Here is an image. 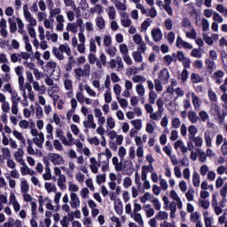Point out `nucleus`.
<instances>
[{
	"mask_svg": "<svg viewBox=\"0 0 227 227\" xmlns=\"http://www.w3.org/2000/svg\"><path fill=\"white\" fill-rule=\"evenodd\" d=\"M49 160L54 166H59L60 164H65V159L63 156L58 153H48Z\"/></svg>",
	"mask_w": 227,
	"mask_h": 227,
	"instance_id": "obj_1",
	"label": "nucleus"
},
{
	"mask_svg": "<svg viewBox=\"0 0 227 227\" xmlns=\"http://www.w3.org/2000/svg\"><path fill=\"white\" fill-rule=\"evenodd\" d=\"M123 168V175H128V176H130V175L134 173V163H132V161L126 160Z\"/></svg>",
	"mask_w": 227,
	"mask_h": 227,
	"instance_id": "obj_2",
	"label": "nucleus"
},
{
	"mask_svg": "<svg viewBox=\"0 0 227 227\" xmlns=\"http://www.w3.org/2000/svg\"><path fill=\"white\" fill-rule=\"evenodd\" d=\"M205 65L207 73L212 75V74H214V70H215V62H214V60H211L210 59H207L205 60Z\"/></svg>",
	"mask_w": 227,
	"mask_h": 227,
	"instance_id": "obj_3",
	"label": "nucleus"
},
{
	"mask_svg": "<svg viewBox=\"0 0 227 227\" xmlns=\"http://www.w3.org/2000/svg\"><path fill=\"white\" fill-rule=\"evenodd\" d=\"M83 125L86 129H97V124L94 121L93 114L88 115V121H84Z\"/></svg>",
	"mask_w": 227,
	"mask_h": 227,
	"instance_id": "obj_4",
	"label": "nucleus"
},
{
	"mask_svg": "<svg viewBox=\"0 0 227 227\" xmlns=\"http://www.w3.org/2000/svg\"><path fill=\"white\" fill-rule=\"evenodd\" d=\"M151 35L154 42H160L162 40V31H160V28L153 29Z\"/></svg>",
	"mask_w": 227,
	"mask_h": 227,
	"instance_id": "obj_5",
	"label": "nucleus"
},
{
	"mask_svg": "<svg viewBox=\"0 0 227 227\" xmlns=\"http://www.w3.org/2000/svg\"><path fill=\"white\" fill-rule=\"evenodd\" d=\"M71 207L72 208H77V207H79V205L81 204V200H79V197H77V193L72 192L71 195Z\"/></svg>",
	"mask_w": 227,
	"mask_h": 227,
	"instance_id": "obj_6",
	"label": "nucleus"
},
{
	"mask_svg": "<svg viewBox=\"0 0 227 227\" xmlns=\"http://www.w3.org/2000/svg\"><path fill=\"white\" fill-rule=\"evenodd\" d=\"M114 210L119 215H121L123 214V203L121 202V200L117 199L114 201Z\"/></svg>",
	"mask_w": 227,
	"mask_h": 227,
	"instance_id": "obj_7",
	"label": "nucleus"
},
{
	"mask_svg": "<svg viewBox=\"0 0 227 227\" xmlns=\"http://www.w3.org/2000/svg\"><path fill=\"white\" fill-rule=\"evenodd\" d=\"M212 134V131L210 130H206L204 133V140L206 141V146L207 148L212 147V137H210Z\"/></svg>",
	"mask_w": 227,
	"mask_h": 227,
	"instance_id": "obj_8",
	"label": "nucleus"
},
{
	"mask_svg": "<svg viewBox=\"0 0 227 227\" xmlns=\"http://www.w3.org/2000/svg\"><path fill=\"white\" fill-rule=\"evenodd\" d=\"M192 105L194 106L195 111H200V106L201 104L200 98L196 96V94L192 93Z\"/></svg>",
	"mask_w": 227,
	"mask_h": 227,
	"instance_id": "obj_9",
	"label": "nucleus"
},
{
	"mask_svg": "<svg viewBox=\"0 0 227 227\" xmlns=\"http://www.w3.org/2000/svg\"><path fill=\"white\" fill-rule=\"evenodd\" d=\"M98 160L100 162V160L102 159V155H106V160L104 162H107L109 163V159H111V157H113V153H111V151L109 150V148L106 149V153H100L98 154Z\"/></svg>",
	"mask_w": 227,
	"mask_h": 227,
	"instance_id": "obj_10",
	"label": "nucleus"
},
{
	"mask_svg": "<svg viewBox=\"0 0 227 227\" xmlns=\"http://www.w3.org/2000/svg\"><path fill=\"white\" fill-rule=\"evenodd\" d=\"M159 79H164V81H169V71L168 68H163L160 71Z\"/></svg>",
	"mask_w": 227,
	"mask_h": 227,
	"instance_id": "obj_11",
	"label": "nucleus"
},
{
	"mask_svg": "<svg viewBox=\"0 0 227 227\" xmlns=\"http://www.w3.org/2000/svg\"><path fill=\"white\" fill-rule=\"evenodd\" d=\"M18 161L20 164H21V166H24L20 168V172L22 176H26V175H27V171H29V167L26 165V162L22 159H20Z\"/></svg>",
	"mask_w": 227,
	"mask_h": 227,
	"instance_id": "obj_12",
	"label": "nucleus"
},
{
	"mask_svg": "<svg viewBox=\"0 0 227 227\" xmlns=\"http://www.w3.org/2000/svg\"><path fill=\"white\" fill-rule=\"evenodd\" d=\"M9 26L11 33H15L17 31V23L15 22V16L9 18Z\"/></svg>",
	"mask_w": 227,
	"mask_h": 227,
	"instance_id": "obj_13",
	"label": "nucleus"
},
{
	"mask_svg": "<svg viewBox=\"0 0 227 227\" xmlns=\"http://www.w3.org/2000/svg\"><path fill=\"white\" fill-rule=\"evenodd\" d=\"M20 102V98H18L16 100H12V114H19V103Z\"/></svg>",
	"mask_w": 227,
	"mask_h": 227,
	"instance_id": "obj_14",
	"label": "nucleus"
},
{
	"mask_svg": "<svg viewBox=\"0 0 227 227\" xmlns=\"http://www.w3.org/2000/svg\"><path fill=\"white\" fill-rule=\"evenodd\" d=\"M188 132H189V139H194L196 134H198V129L194 125H191L188 128Z\"/></svg>",
	"mask_w": 227,
	"mask_h": 227,
	"instance_id": "obj_15",
	"label": "nucleus"
},
{
	"mask_svg": "<svg viewBox=\"0 0 227 227\" xmlns=\"http://www.w3.org/2000/svg\"><path fill=\"white\" fill-rule=\"evenodd\" d=\"M188 118H189L191 123H197L198 120H199V117L196 114V112H194V111H190L188 113Z\"/></svg>",
	"mask_w": 227,
	"mask_h": 227,
	"instance_id": "obj_16",
	"label": "nucleus"
},
{
	"mask_svg": "<svg viewBox=\"0 0 227 227\" xmlns=\"http://www.w3.org/2000/svg\"><path fill=\"white\" fill-rule=\"evenodd\" d=\"M191 80L193 82V84H198V82H203V78H201V76H200V74L196 73L192 74Z\"/></svg>",
	"mask_w": 227,
	"mask_h": 227,
	"instance_id": "obj_17",
	"label": "nucleus"
},
{
	"mask_svg": "<svg viewBox=\"0 0 227 227\" xmlns=\"http://www.w3.org/2000/svg\"><path fill=\"white\" fill-rule=\"evenodd\" d=\"M132 56L137 63H143V55L141 54V51H133Z\"/></svg>",
	"mask_w": 227,
	"mask_h": 227,
	"instance_id": "obj_18",
	"label": "nucleus"
},
{
	"mask_svg": "<svg viewBox=\"0 0 227 227\" xmlns=\"http://www.w3.org/2000/svg\"><path fill=\"white\" fill-rule=\"evenodd\" d=\"M192 184L194 187H200V174L196 171L192 174Z\"/></svg>",
	"mask_w": 227,
	"mask_h": 227,
	"instance_id": "obj_19",
	"label": "nucleus"
},
{
	"mask_svg": "<svg viewBox=\"0 0 227 227\" xmlns=\"http://www.w3.org/2000/svg\"><path fill=\"white\" fill-rule=\"evenodd\" d=\"M104 12V7L100 4L95 5V7L90 8V13H98L100 15Z\"/></svg>",
	"mask_w": 227,
	"mask_h": 227,
	"instance_id": "obj_20",
	"label": "nucleus"
},
{
	"mask_svg": "<svg viewBox=\"0 0 227 227\" xmlns=\"http://www.w3.org/2000/svg\"><path fill=\"white\" fill-rule=\"evenodd\" d=\"M148 171H150V167L144 165L142 166V174H141V178L143 182H146V175L148 174Z\"/></svg>",
	"mask_w": 227,
	"mask_h": 227,
	"instance_id": "obj_21",
	"label": "nucleus"
},
{
	"mask_svg": "<svg viewBox=\"0 0 227 227\" xmlns=\"http://www.w3.org/2000/svg\"><path fill=\"white\" fill-rule=\"evenodd\" d=\"M96 24L99 29H104L106 27V21L103 17H98L96 19Z\"/></svg>",
	"mask_w": 227,
	"mask_h": 227,
	"instance_id": "obj_22",
	"label": "nucleus"
},
{
	"mask_svg": "<svg viewBox=\"0 0 227 227\" xmlns=\"http://www.w3.org/2000/svg\"><path fill=\"white\" fill-rule=\"evenodd\" d=\"M59 51H60V52H66L67 56H71L72 54V50L65 44H60L59 47Z\"/></svg>",
	"mask_w": 227,
	"mask_h": 227,
	"instance_id": "obj_23",
	"label": "nucleus"
},
{
	"mask_svg": "<svg viewBox=\"0 0 227 227\" xmlns=\"http://www.w3.org/2000/svg\"><path fill=\"white\" fill-rule=\"evenodd\" d=\"M52 52L57 59H59V61H63V59H65L63 53L59 52V50H58L56 47L53 48Z\"/></svg>",
	"mask_w": 227,
	"mask_h": 227,
	"instance_id": "obj_24",
	"label": "nucleus"
},
{
	"mask_svg": "<svg viewBox=\"0 0 227 227\" xmlns=\"http://www.w3.org/2000/svg\"><path fill=\"white\" fill-rule=\"evenodd\" d=\"M74 74L76 75V79L80 80L81 77H84V75H87V73L82 70V68L79 67L74 69Z\"/></svg>",
	"mask_w": 227,
	"mask_h": 227,
	"instance_id": "obj_25",
	"label": "nucleus"
},
{
	"mask_svg": "<svg viewBox=\"0 0 227 227\" xmlns=\"http://www.w3.org/2000/svg\"><path fill=\"white\" fill-rule=\"evenodd\" d=\"M108 17L111 20H114V19H116V10L114 6H110L108 8Z\"/></svg>",
	"mask_w": 227,
	"mask_h": 227,
	"instance_id": "obj_26",
	"label": "nucleus"
},
{
	"mask_svg": "<svg viewBox=\"0 0 227 227\" xmlns=\"http://www.w3.org/2000/svg\"><path fill=\"white\" fill-rule=\"evenodd\" d=\"M131 124L137 130H141V127H143L141 119L131 121Z\"/></svg>",
	"mask_w": 227,
	"mask_h": 227,
	"instance_id": "obj_27",
	"label": "nucleus"
},
{
	"mask_svg": "<svg viewBox=\"0 0 227 227\" xmlns=\"http://www.w3.org/2000/svg\"><path fill=\"white\" fill-rule=\"evenodd\" d=\"M35 115L38 120L43 117V108L40 106V105L37 104V106L35 108Z\"/></svg>",
	"mask_w": 227,
	"mask_h": 227,
	"instance_id": "obj_28",
	"label": "nucleus"
},
{
	"mask_svg": "<svg viewBox=\"0 0 227 227\" xmlns=\"http://www.w3.org/2000/svg\"><path fill=\"white\" fill-rule=\"evenodd\" d=\"M65 182H67V177L65 176V175L59 176L58 185L59 187H60V189H63V187H65Z\"/></svg>",
	"mask_w": 227,
	"mask_h": 227,
	"instance_id": "obj_29",
	"label": "nucleus"
},
{
	"mask_svg": "<svg viewBox=\"0 0 227 227\" xmlns=\"http://www.w3.org/2000/svg\"><path fill=\"white\" fill-rule=\"evenodd\" d=\"M149 104H155V100H157V93L153 90H150L149 92Z\"/></svg>",
	"mask_w": 227,
	"mask_h": 227,
	"instance_id": "obj_30",
	"label": "nucleus"
},
{
	"mask_svg": "<svg viewBox=\"0 0 227 227\" xmlns=\"http://www.w3.org/2000/svg\"><path fill=\"white\" fill-rule=\"evenodd\" d=\"M21 192L26 194V192H29V184H27V181H21Z\"/></svg>",
	"mask_w": 227,
	"mask_h": 227,
	"instance_id": "obj_31",
	"label": "nucleus"
},
{
	"mask_svg": "<svg viewBox=\"0 0 227 227\" xmlns=\"http://www.w3.org/2000/svg\"><path fill=\"white\" fill-rule=\"evenodd\" d=\"M136 90L139 97H145V86H143V84H137L136 86Z\"/></svg>",
	"mask_w": 227,
	"mask_h": 227,
	"instance_id": "obj_32",
	"label": "nucleus"
},
{
	"mask_svg": "<svg viewBox=\"0 0 227 227\" xmlns=\"http://www.w3.org/2000/svg\"><path fill=\"white\" fill-rule=\"evenodd\" d=\"M208 98L210 102H217V95L214 90H208Z\"/></svg>",
	"mask_w": 227,
	"mask_h": 227,
	"instance_id": "obj_33",
	"label": "nucleus"
},
{
	"mask_svg": "<svg viewBox=\"0 0 227 227\" xmlns=\"http://www.w3.org/2000/svg\"><path fill=\"white\" fill-rule=\"evenodd\" d=\"M117 100L121 106V107H122V109H125L128 107L129 106V101H127V99L125 98H121L120 97H117Z\"/></svg>",
	"mask_w": 227,
	"mask_h": 227,
	"instance_id": "obj_34",
	"label": "nucleus"
},
{
	"mask_svg": "<svg viewBox=\"0 0 227 227\" xmlns=\"http://www.w3.org/2000/svg\"><path fill=\"white\" fill-rule=\"evenodd\" d=\"M194 190L189 189L188 192L185 193L186 200L188 201H192L194 200Z\"/></svg>",
	"mask_w": 227,
	"mask_h": 227,
	"instance_id": "obj_35",
	"label": "nucleus"
},
{
	"mask_svg": "<svg viewBox=\"0 0 227 227\" xmlns=\"http://www.w3.org/2000/svg\"><path fill=\"white\" fill-rule=\"evenodd\" d=\"M2 153H3V157L5 160L10 159V157H12V153L10 152L9 148H2Z\"/></svg>",
	"mask_w": 227,
	"mask_h": 227,
	"instance_id": "obj_36",
	"label": "nucleus"
},
{
	"mask_svg": "<svg viewBox=\"0 0 227 227\" xmlns=\"http://www.w3.org/2000/svg\"><path fill=\"white\" fill-rule=\"evenodd\" d=\"M203 40H204L205 43H207V45H214V39H212V37L208 36V35L203 34Z\"/></svg>",
	"mask_w": 227,
	"mask_h": 227,
	"instance_id": "obj_37",
	"label": "nucleus"
},
{
	"mask_svg": "<svg viewBox=\"0 0 227 227\" xmlns=\"http://www.w3.org/2000/svg\"><path fill=\"white\" fill-rule=\"evenodd\" d=\"M156 106L158 107L159 113H162V108L164 107V100L161 98H159L156 101Z\"/></svg>",
	"mask_w": 227,
	"mask_h": 227,
	"instance_id": "obj_38",
	"label": "nucleus"
},
{
	"mask_svg": "<svg viewBox=\"0 0 227 227\" xmlns=\"http://www.w3.org/2000/svg\"><path fill=\"white\" fill-rule=\"evenodd\" d=\"M199 153V160L200 162H205L207 160V154H205V152L201 151V149H198Z\"/></svg>",
	"mask_w": 227,
	"mask_h": 227,
	"instance_id": "obj_39",
	"label": "nucleus"
},
{
	"mask_svg": "<svg viewBox=\"0 0 227 227\" xmlns=\"http://www.w3.org/2000/svg\"><path fill=\"white\" fill-rule=\"evenodd\" d=\"M134 221H136V223H138V224H140L141 226L144 225L143 216H141V214L139 213L135 214Z\"/></svg>",
	"mask_w": 227,
	"mask_h": 227,
	"instance_id": "obj_40",
	"label": "nucleus"
},
{
	"mask_svg": "<svg viewBox=\"0 0 227 227\" xmlns=\"http://www.w3.org/2000/svg\"><path fill=\"white\" fill-rule=\"evenodd\" d=\"M198 34L196 33V30L193 28L191 32L186 33V38H190L192 40H196V36Z\"/></svg>",
	"mask_w": 227,
	"mask_h": 227,
	"instance_id": "obj_41",
	"label": "nucleus"
},
{
	"mask_svg": "<svg viewBox=\"0 0 227 227\" xmlns=\"http://www.w3.org/2000/svg\"><path fill=\"white\" fill-rule=\"evenodd\" d=\"M213 79H223L224 77V72L223 70H218L213 74Z\"/></svg>",
	"mask_w": 227,
	"mask_h": 227,
	"instance_id": "obj_42",
	"label": "nucleus"
},
{
	"mask_svg": "<svg viewBox=\"0 0 227 227\" xmlns=\"http://www.w3.org/2000/svg\"><path fill=\"white\" fill-rule=\"evenodd\" d=\"M163 61L167 67H169V65H171V62L174 61V59L171 57V55H165L163 58Z\"/></svg>",
	"mask_w": 227,
	"mask_h": 227,
	"instance_id": "obj_43",
	"label": "nucleus"
},
{
	"mask_svg": "<svg viewBox=\"0 0 227 227\" xmlns=\"http://www.w3.org/2000/svg\"><path fill=\"white\" fill-rule=\"evenodd\" d=\"M111 43H113V40L111 38V35H106L104 37V45H105V47H111Z\"/></svg>",
	"mask_w": 227,
	"mask_h": 227,
	"instance_id": "obj_44",
	"label": "nucleus"
},
{
	"mask_svg": "<svg viewBox=\"0 0 227 227\" xmlns=\"http://www.w3.org/2000/svg\"><path fill=\"white\" fill-rule=\"evenodd\" d=\"M180 125H182V121H180L179 118H174L172 121L173 129H180Z\"/></svg>",
	"mask_w": 227,
	"mask_h": 227,
	"instance_id": "obj_45",
	"label": "nucleus"
},
{
	"mask_svg": "<svg viewBox=\"0 0 227 227\" xmlns=\"http://www.w3.org/2000/svg\"><path fill=\"white\" fill-rule=\"evenodd\" d=\"M67 29V31H72V33H77V25L75 23H68Z\"/></svg>",
	"mask_w": 227,
	"mask_h": 227,
	"instance_id": "obj_46",
	"label": "nucleus"
},
{
	"mask_svg": "<svg viewBox=\"0 0 227 227\" xmlns=\"http://www.w3.org/2000/svg\"><path fill=\"white\" fill-rule=\"evenodd\" d=\"M106 123L109 129H114V127H116V122H114V119L113 117H108L106 120Z\"/></svg>",
	"mask_w": 227,
	"mask_h": 227,
	"instance_id": "obj_47",
	"label": "nucleus"
},
{
	"mask_svg": "<svg viewBox=\"0 0 227 227\" xmlns=\"http://www.w3.org/2000/svg\"><path fill=\"white\" fill-rule=\"evenodd\" d=\"M194 141L195 146H201L203 145V138L200 137H193V138H190Z\"/></svg>",
	"mask_w": 227,
	"mask_h": 227,
	"instance_id": "obj_48",
	"label": "nucleus"
},
{
	"mask_svg": "<svg viewBox=\"0 0 227 227\" xmlns=\"http://www.w3.org/2000/svg\"><path fill=\"white\" fill-rule=\"evenodd\" d=\"M213 20H215V22H219L221 24L223 20V17L221 16V14L215 12L213 14Z\"/></svg>",
	"mask_w": 227,
	"mask_h": 227,
	"instance_id": "obj_49",
	"label": "nucleus"
},
{
	"mask_svg": "<svg viewBox=\"0 0 227 227\" xmlns=\"http://www.w3.org/2000/svg\"><path fill=\"white\" fill-rule=\"evenodd\" d=\"M192 26V23H191V20L188 18H184L182 20V27H191Z\"/></svg>",
	"mask_w": 227,
	"mask_h": 227,
	"instance_id": "obj_50",
	"label": "nucleus"
},
{
	"mask_svg": "<svg viewBox=\"0 0 227 227\" xmlns=\"http://www.w3.org/2000/svg\"><path fill=\"white\" fill-rule=\"evenodd\" d=\"M120 52L124 56L129 54V48L127 47V44L122 43L120 45Z\"/></svg>",
	"mask_w": 227,
	"mask_h": 227,
	"instance_id": "obj_51",
	"label": "nucleus"
},
{
	"mask_svg": "<svg viewBox=\"0 0 227 227\" xmlns=\"http://www.w3.org/2000/svg\"><path fill=\"white\" fill-rule=\"evenodd\" d=\"M30 205H31V210H32V217H36V208H37V207H38V205H36V202H35V201H32L31 203H30Z\"/></svg>",
	"mask_w": 227,
	"mask_h": 227,
	"instance_id": "obj_52",
	"label": "nucleus"
},
{
	"mask_svg": "<svg viewBox=\"0 0 227 227\" xmlns=\"http://www.w3.org/2000/svg\"><path fill=\"white\" fill-rule=\"evenodd\" d=\"M64 86H65V89L67 90H72V88H74V85H72V80L66 79L64 82Z\"/></svg>",
	"mask_w": 227,
	"mask_h": 227,
	"instance_id": "obj_53",
	"label": "nucleus"
},
{
	"mask_svg": "<svg viewBox=\"0 0 227 227\" xmlns=\"http://www.w3.org/2000/svg\"><path fill=\"white\" fill-rule=\"evenodd\" d=\"M209 27H210V24L208 23V20L204 18L202 20V31H208Z\"/></svg>",
	"mask_w": 227,
	"mask_h": 227,
	"instance_id": "obj_54",
	"label": "nucleus"
},
{
	"mask_svg": "<svg viewBox=\"0 0 227 227\" xmlns=\"http://www.w3.org/2000/svg\"><path fill=\"white\" fill-rule=\"evenodd\" d=\"M154 86H155L156 91H162V83H160V80L155 79Z\"/></svg>",
	"mask_w": 227,
	"mask_h": 227,
	"instance_id": "obj_55",
	"label": "nucleus"
},
{
	"mask_svg": "<svg viewBox=\"0 0 227 227\" xmlns=\"http://www.w3.org/2000/svg\"><path fill=\"white\" fill-rule=\"evenodd\" d=\"M130 185H132V179H130V177H125L123 180V186L125 189H129Z\"/></svg>",
	"mask_w": 227,
	"mask_h": 227,
	"instance_id": "obj_56",
	"label": "nucleus"
},
{
	"mask_svg": "<svg viewBox=\"0 0 227 227\" xmlns=\"http://www.w3.org/2000/svg\"><path fill=\"white\" fill-rule=\"evenodd\" d=\"M138 47H137V51H141L140 52H142L143 54H145V52H146V43H144V41H142L141 43H138Z\"/></svg>",
	"mask_w": 227,
	"mask_h": 227,
	"instance_id": "obj_57",
	"label": "nucleus"
},
{
	"mask_svg": "<svg viewBox=\"0 0 227 227\" xmlns=\"http://www.w3.org/2000/svg\"><path fill=\"white\" fill-rule=\"evenodd\" d=\"M199 116L202 121H205L206 120H208V114L205 112V110H202L199 113Z\"/></svg>",
	"mask_w": 227,
	"mask_h": 227,
	"instance_id": "obj_58",
	"label": "nucleus"
},
{
	"mask_svg": "<svg viewBox=\"0 0 227 227\" xmlns=\"http://www.w3.org/2000/svg\"><path fill=\"white\" fill-rule=\"evenodd\" d=\"M150 19H147L141 24V31H146L150 27Z\"/></svg>",
	"mask_w": 227,
	"mask_h": 227,
	"instance_id": "obj_59",
	"label": "nucleus"
},
{
	"mask_svg": "<svg viewBox=\"0 0 227 227\" xmlns=\"http://www.w3.org/2000/svg\"><path fill=\"white\" fill-rule=\"evenodd\" d=\"M114 6L115 8H117L118 10H121L122 12H125L127 10V5L121 2H117Z\"/></svg>",
	"mask_w": 227,
	"mask_h": 227,
	"instance_id": "obj_60",
	"label": "nucleus"
},
{
	"mask_svg": "<svg viewBox=\"0 0 227 227\" xmlns=\"http://www.w3.org/2000/svg\"><path fill=\"white\" fill-rule=\"evenodd\" d=\"M104 183H106V174L97 176V184L100 185Z\"/></svg>",
	"mask_w": 227,
	"mask_h": 227,
	"instance_id": "obj_61",
	"label": "nucleus"
},
{
	"mask_svg": "<svg viewBox=\"0 0 227 227\" xmlns=\"http://www.w3.org/2000/svg\"><path fill=\"white\" fill-rule=\"evenodd\" d=\"M60 224L62 227H68L70 226V222L68 221L67 216H64L62 220L60 221Z\"/></svg>",
	"mask_w": 227,
	"mask_h": 227,
	"instance_id": "obj_62",
	"label": "nucleus"
},
{
	"mask_svg": "<svg viewBox=\"0 0 227 227\" xmlns=\"http://www.w3.org/2000/svg\"><path fill=\"white\" fill-rule=\"evenodd\" d=\"M220 194L223 198H226L227 196V184L223 185V187L220 191Z\"/></svg>",
	"mask_w": 227,
	"mask_h": 227,
	"instance_id": "obj_63",
	"label": "nucleus"
},
{
	"mask_svg": "<svg viewBox=\"0 0 227 227\" xmlns=\"http://www.w3.org/2000/svg\"><path fill=\"white\" fill-rule=\"evenodd\" d=\"M221 152L223 155H227V141H224L221 146Z\"/></svg>",
	"mask_w": 227,
	"mask_h": 227,
	"instance_id": "obj_64",
	"label": "nucleus"
}]
</instances>
